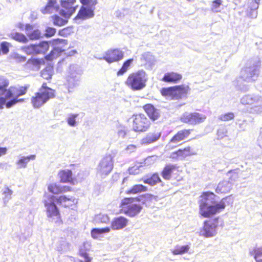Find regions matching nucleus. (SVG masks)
Wrapping results in <instances>:
<instances>
[{
    "mask_svg": "<svg viewBox=\"0 0 262 262\" xmlns=\"http://www.w3.org/2000/svg\"><path fill=\"white\" fill-rule=\"evenodd\" d=\"M9 85L8 81L4 78L0 77V109L6 104L7 108H10L16 103L23 101V99L18 98L26 94L27 87H21L19 90L15 87H10L7 89Z\"/></svg>",
    "mask_w": 262,
    "mask_h": 262,
    "instance_id": "obj_1",
    "label": "nucleus"
},
{
    "mask_svg": "<svg viewBox=\"0 0 262 262\" xmlns=\"http://www.w3.org/2000/svg\"><path fill=\"white\" fill-rule=\"evenodd\" d=\"M201 197L200 212L205 217H209L219 212L220 210L225 207V204L223 200L219 203L215 202L214 200L215 195L212 192H205Z\"/></svg>",
    "mask_w": 262,
    "mask_h": 262,
    "instance_id": "obj_2",
    "label": "nucleus"
},
{
    "mask_svg": "<svg viewBox=\"0 0 262 262\" xmlns=\"http://www.w3.org/2000/svg\"><path fill=\"white\" fill-rule=\"evenodd\" d=\"M148 80V75L145 71L141 70L130 74L125 83L133 91H140L146 87Z\"/></svg>",
    "mask_w": 262,
    "mask_h": 262,
    "instance_id": "obj_3",
    "label": "nucleus"
},
{
    "mask_svg": "<svg viewBox=\"0 0 262 262\" xmlns=\"http://www.w3.org/2000/svg\"><path fill=\"white\" fill-rule=\"evenodd\" d=\"M54 96V91L48 87L46 83H43L39 92L32 97L31 103L34 108H37Z\"/></svg>",
    "mask_w": 262,
    "mask_h": 262,
    "instance_id": "obj_4",
    "label": "nucleus"
},
{
    "mask_svg": "<svg viewBox=\"0 0 262 262\" xmlns=\"http://www.w3.org/2000/svg\"><path fill=\"white\" fill-rule=\"evenodd\" d=\"M138 202L137 198H126L122 200L121 203V211L129 217H134L141 211L142 207L135 202Z\"/></svg>",
    "mask_w": 262,
    "mask_h": 262,
    "instance_id": "obj_5",
    "label": "nucleus"
},
{
    "mask_svg": "<svg viewBox=\"0 0 262 262\" xmlns=\"http://www.w3.org/2000/svg\"><path fill=\"white\" fill-rule=\"evenodd\" d=\"M56 196L51 195L47 200H45V205L47 209V216L50 221L59 226L62 223L59 211L55 204Z\"/></svg>",
    "mask_w": 262,
    "mask_h": 262,
    "instance_id": "obj_6",
    "label": "nucleus"
},
{
    "mask_svg": "<svg viewBox=\"0 0 262 262\" xmlns=\"http://www.w3.org/2000/svg\"><path fill=\"white\" fill-rule=\"evenodd\" d=\"M81 74L82 70L78 66L73 64L70 66L67 77V84L69 92H72L74 88L79 85Z\"/></svg>",
    "mask_w": 262,
    "mask_h": 262,
    "instance_id": "obj_7",
    "label": "nucleus"
},
{
    "mask_svg": "<svg viewBox=\"0 0 262 262\" xmlns=\"http://www.w3.org/2000/svg\"><path fill=\"white\" fill-rule=\"evenodd\" d=\"M258 74V62H249L241 72V77L248 82L254 81Z\"/></svg>",
    "mask_w": 262,
    "mask_h": 262,
    "instance_id": "obj_8",
    "label": "nucleus"
},
{
    "mask_svg": "<svg viewBox=\"0 0 262 262\" xmlns=\"http://www.w3.org/2000/svg\"><path fill=\"white\" fill-rule=\"evenodd\" d=\"M133 132H146L150 127L149 120L142 114H136L133 116Z\"/></svg>",
    "mask_w": 262,
    "mask_h": 262,
    "instance_id": "obj_9",
    "label": "nucleus"
},
{
    "mask_svg": "<svg viewBox=\"0 0 262 262\" xmlns=\"http://www.w3.org/2000/svg\"><path fill=\"white\" fill-rule=\"evenodd\" d=\"M188 86L179 85L169 89H163L162 94L171 97L172 99L177 100L184 97L188 91Z\"/></svg>",
    "mask_w": 262,
    "mask_h": 262,
    "instance_id": "obj_10",
    "label": "nucleus"
},
{
    "mask_svg": "<svg viewBox=\"0 0 262 262\" xmlns=\"http://www.w3.org/2000/svg\"><path fill=\"white\" fill-rule=\"evenodd\" d=\"M113 168V158L111 155L104 157L100 161L97 167V174L105 177L112 170Z\"/></svg>",
    "mask_w": 262,
    "mask_h": 262,
    "instance_id": "obj_11",
    "label": "nucleus"
},
{
    "mask_svg": "<svg viewBox=\"0 0 262 262\" xmlns=\"http://www.w3.org/2000/svg\"><path fill=\"white\" fill-rule=\"evenodd\" d=\"M49 47V46L47 41H42L38 45L23 46L21 48V50L28 55H35L45 53Z\"/></svg>",
    "mask_w": 262,
    "mask_h": 262,
    "instance_id": "obj_12",
    "label": "nucleus"
},
{
    "mask_svg": "<svg viewBox=\"0 0 262 262\" xmlns=\"http://www.w3.org/2000/svg\"><path fill=\"white\" fill-rule=\"evenodd\" d=\"M206 119V117L199 113L185 112L181 117L182 122L190 125H195L203 122Z\"/></svg>",
    "mask_w": 262,
    "mask_h": 262,
    "instance_id": "obj_13",
    "label": "nucleus"
},
{
    "mask_svg": "<svg viewBox=\"0 0 262 262\" xmlns=\"http://www.w3.org/2000/svg\"><path fill=\"white\" fill-rule=\"evenodd\" d=\"M75 2L76 0H60L61 9L59 11V14L67 18H70L76 10Z\"/></svg>",
    "mask_w": 262,
    "mask_h": 262,
    "instance_id": "obj_14",
    "label": "nucleus"
},
{
    "mask_svg": "<svg viewBox=\"0 0 262 262\" xmlns=\"http://www.w3.org/2000/svg\"><path fill=\"white\" fill-rule=\"evenodd\" d=\"M95 6H83L81 7L74 20L80 24L82 20L92 18L94 16Z\"/></svg>",
    "mask_w": 262,
    "mask_h": 262,
    "instance_id": "obj_15",
    "label": "nucleus"
},
{
    "mask_svg": "<svg viewBox=\"0 0 262 262\" xmlns=\"http://www.w3.org/2000/svg\"><path fill=\"white\" fill-rule=\"evenodd\" d=\"M217 219L213 221H208L204 222V227L200 231V235L206 237L214 236L216 235Z\"/></svg>",
    "mask_w": 262,
    "mask_h": 262,
    "instance_id": "obj_16",
    "label": "nucleus"
},
{
    "mask_svg": "<svg viewBox=\"0 0 262 262\" xmlns=\"http://www.w3.org/2000/svg\"><path fill=\"white\" fill-rule=\"evenodd\" d=\"M124 56V53L118 49L107 51L103 58L99 59H104L108 63H112L121 60Z\"/></svg>",
    "mask_w": 262,
    "mask_h": 262,
    "instance_id": "obj_17",
    "label": "nucleus"
},
{
    "mask_svg": "<svg viewBox=\"0 0 262 262\" xmlns=\"http://www.w3.org/2000/svg\"><path fill=\"white\" fill-rule=\"evenodd\" d=\"M26 36L31 40L39 39L41 37V32L35 28L34 26L30 24H26L25 27Z\"/></svg>",
    "mask_w": 262,
    "mask_h": 262,
    "instance_id": "obj_18",
    "label": "nucleus"
},
{
    "mask_svg": "<svg viewBox=\"0 0 262 262\" xmlns=\"http://www.w3.org/2000/svg\"><path fill=\"white\" fill-rule=\"evenodd\" d=\"M128 220L123 216L115 217L111 222V228L114 230H119L127 226Z\"/></svg>",
    "mask_w": 262,
    "mask_h": 262,
    "instance_id": "obj_19",
    "label": "nucleus"
},
{
    "mask_svg": "<svg viewBox=\"0 0 262 262\" xmlns=\"http://www.w3.org/2000/svg\"><path fill=\"white\" fill-rule=\"evenodd\" d=\"M190 134L189 130L184 129L179 131L173 138L171 139L168 143V146L170 147L173 146V144H177L181 141L185 139ZM173 146H174L173 145Z\"/></svg>",
    "mask_w": 262,
    "mask_h": 262,
    "instance_id": "obj_20",
    "label": "nucleus"
},
{
    "mask_svg": "<svg viewBox=\"0 0 262 262\" xmlns=\"http://www.w3.org/2000/svg\"><path fill=\"white\" fill-rule=\"evenodd\" d=\"M59 7L57 5L55 0H50L47 5L40 9V11L43 14H51L58 10Z\"/></svg>",
    "mask_w": 262,
    "mask_h": 262,
    "instance_id": "obj_21",
    "label": "nucleus"
},
{
    "mask_svg": "<svg viewBox=\"0 0 262 262\" xmlns=\"http://www.w3.org/2000/svg\"><path fill=\"white\" fill-rule=\"evenodd\" d=\"M262 98L259 95H247L243 96L241 99V102L244 105H251L261 101Z\"/></svg>",
    "mask_w": 262,
    "mask_h": 262,
    "instance_id": "obj_22",
    "label": "nucleus"
},
{
    "mask_svg": "<svg viewBox=\"0 0 262 262\" xmlns=\"http://www.w3.org/2000/svg\"><path fill=\"white\" fill-rule=\"evenodd\" d=\"M144 108L149 117L152 120H156L159 117V111L155 108L152 105L146 104L144 106Z\"/></svg>",
    "mask_w": 262,
    "mask_h": 262,
    "instance_id": "obj_23",
    "label": "nucleus"
},
{
    "mask_svg": "<svg viewBox=\"0 0 262 262\" xmlns=\"http://www.w3.org/2000/svg\"><path fill=\"white\" fill-rule=\"evenodd\" d=\"M190 150V147H187L184 149H179L178 151L171 153L170 157L173 159L180 157L184 158L187 156L193 155Z\"/></svg>",
    "mask_w": 262,
    "mask_h": 262,
    "instance_id": "obj_24",
    "label": "nucleus"
},
{
    "mask_svg": "<svg viewBox=\"0 0 262 262\" xmlns=\"http://www.w3.org/2000/svg\"><path fill=\"white\" fill-rule=\"evenodd\" d=\"M49 191L54 194H58L70 191V187L60 186L56 184H52L48 186Z\"/></svg>",
    "mask_w": 262,
    "mask_h": 262,
    "instance_id": "obj_25",
    "label": "nucleus"
},
{
    "mask_svg": "<svg viewBox=\"0 0 262 262\" xmlns=\"http://www.w3.org/2000/svg\"><path fill=\"white\" fill-rule=\"evenodd\" d=\"M9 36L11 38L21 43H27L29 41V39L25 35L14 30L12 31Z\"/></svg>",
    "mask_w": 262,
    "mask_h": 262,
    "instance_id": "obj_26",
    "label": "nucleus"
},
{
    "mask_svg": "<svg viewBox=\"0 0 262 262\" xmlns=\"http://www.w3.org/2000/svg\"><path fill=\"white\" fill-rule=\"evenodd\" d=\"M182 78V76L180 74L169 72L165 74L162 80L165 82L176 83L180 81Z\"/></svg>",
    "mask_w": 262,
    "mask_h": 262,
    "instance_id": "obj_27",
    "label": "nucleus"
},
{
    "mask_svg": "<svg viewBox=\"0 0 262 262\" xmlns=\"http://www.w3.org/2000/svg\"><path fill=\"white\" fill-rule=\"evenodd\" d=\"M232 184L229 181H224L220 183L216 189L217 193H226L229 192L232 188Z\"/></svg>",
    "mask_w": 262,
    "mask_h": 262,
    "instance_id": "obj_28",
    "label": "nucleus"
},
{
    "mask_svg": "<svg viewBox=\"0 0 262 262\" xmlns=\"http://www.w3.org/2000/svg\"><path fill=\"white\" fill-rule=\"evenodd\" d=\"M176 169V166L172 164L166 165L161 172L162 177L166 180L171 179L172 173Z\"/></svg>",
    "mask_w": 262,
    "mask_h": 262,
    "instance_id": "obj_29",
    "label": "nucleus"
},
{
    "mask_svg": "<svg viewBox=\"0 0 262 262\" xmlns=\"http://www.w3.org/2000/svg\"><path fill=\"white\" fill-rule=\"evenodd\" d=\"M58 176L62 182H71L72 180V171L68 169L61 170L58 173Z\"/></svg>",
    "mask_w": 262,
    "mask_h": 262,
    "instance_id": "obj_30",
    "label": "nucleus"
},
{
    "mask_svg": "<svg viewBox=\"0 0 262 262\" xmlns=\"http://www.w3.org/2000/svg\"><path fill=\"white\" fill-rule=\"evenodd\" d=\"M111 231L110 227L104 228H94L91 231L92 237L95 239H98L102 237L101 235L103 233H108Z\"/></svg>",
    "mask_w": 262,
    "mask_h": 262,
    "instance_id": "obj_31",
    "label": "nucleus"
},
{
    "mask_svg": "<svg viewBox=\"0 0 262 262\" xmlns=\"http://www.w3.org/2000/svg\"><path fill=\"white\" fill-rule=\"evenodd\" d=\"M35 159V155H30L27 157L23 156L16 162V164L18 165V168H26L30 160H33Z\"/></svg>",
    "mask_w": 262,
    "mask_h": 262,
    "instance_id": "obj_32",
    "label": "nucleus"
},
{
    "mask_svg": "<svg viewBox=\"0 0 262 262\" xmlns=\"http://www.w3.org/2000/svg\"><path fill=\"white\" fill-rule=\"evenodd\" d=\"M189 249L190 246L189 245H177L173 249L171 250V252L174 255H181L187 252Z\"/></svg>",
    "mask_w": 262,
    "mask_h": 262,
    "instance_id": "obj_33",
    "label": "nucleus"
},
{
    "mask_svg": "<svg viewBox=\"0 0 262 262\" xmlns=\"http://www.w3.org/2000/svg\"><path fill=\"white\" fill-rule=\"evenodd\" d=\"M251 256H253L256 262H262V247L255 248L249 252Z\"/></svg>",
    "mask_w": 262,
    "mask_h": 262,
    "instance_id": "obj_34",
    "label": "nucleus"
},
{
    "mask_svg": "<svg viewBox=\"0 0 262 262\" xmlns=\"http://www.w3.org/2000/svg\"><path fill=\"white\" fill-rule=\"evenodd\" d=\"M41 63V60L37 59H32L28 60L26 66L32 71H37L39 69V65Z\"/></svg>",
    "mask_w": 262,
    "mask_h": 262,
    "instance_id": "obj_35",
    "label": "nucleus"
},
{
    "mask_svg": "<svg viewBox=\"0 0 262 262\" xmlns=\"http://www.w3.org/2000/svg\"><path fill=\"white\" fill-rule=\"evenodd\" d=\"M160 136L161 133H160L154 134L149 133L147 135L146 138L143 139V142L146 144L152 143L158 140Z\"/></svg>",
    "mask_w": 262,
    "mask_h": 262,
    "instance_id": "obj_36",
    "label": "nucleus"
},
{
    "mask_svg": "<svg viewBox=\"0 0 262 262\" xmlns=\"http://www.w3.org/2000/svg\"><path fill=\"white\" fill-rule=\"evenodd\" d=\"M64 50H62L59 47H55L50 53L46 56L47 60H52L53 59L58 57Z\"/></svg>",
    "mask_w": 262,
    "mask_h": 262,
    "instance_id": "obj_37",
    "label": "nucleus"
},
{
    "mask_svg": "<svg viewBox=\"0 0 262 262\" xmlns=\"http://www.w3.org/2000/svg\"><path fill=\"white\" fill-rule=\"evenodd\" d=\"M143 181L144 183L153 186L157 183L161 182V180L158 173H154L149 178L144 179Z\"/></svg>",
    "mask_w": 262,
    "mask_h": 262,
    "instance_id": "obj_38",
    "label": "nucleus"
},
{
    "mask_svg": "<svg viewBox=\"0 0 262 262\" xmlns=\"http://www.w3.org/2000/svg\"><path fill=\"white\" fill-rule=\"evenodd\" d=\"M133 133V130H128L124 127H121L118 129L117 134L119 137L122 139H124L127 137H128V138H133L134 137H130L132 133Z\"/></svg>",
    "mask_w": 262,
    "mask_h": 262,
    "instance_id": "obj_39",
    "label": "nucleus"
},
{
    "mask_svg": "<svg viewBox=\"0 0 262 262\" xmlns=\"http://www.w3.org/2000/svg\"><path fill=\"white\" fill-rule=\"evenodd\" d=\"M133 61V59H129L126 60L123 64L121 68L118 71L117 76H121L126 73Z\"/></svg>",
    "mask_w": 262,
    "mask_h": 262,
    "instance_id": "obj_40",
    "label": "nucleus"
},
{
    "mask_svg": "<svg viewBox=\"0 0 262 262\" xmlns=\"http://www.w3.org/2000/svg\"><path fill=\"white\" fill-rule=\"evenodd\" d=\"M141 60L145 63L152 64L154 63L155 60V57L149 52L143 54L141 58Z\"/></svg>",
    "mask_w": 262,
    "mask_h": 262,
    "instance_id": "obj_41",
    "label": "nucleus"
},
{
    "mask_svg": "<svg viewBox=\"0 0 262 262\" xmlns=\"http://www.w3.org/2000/svg\"><path fill=\"white\" fill-rule=\"evenodd\" d=\"M147 190V188L142 185H134L128 192V193L136 194L139 192H145Z\"/></svg>",
    "mask_w": 262,
    "mask_h": 262,
    "instance_id": "obj_42",
    "label": "nucleus"
},
{
    "mask_svg": "<svg viewBox=\"0 0 262 262\" xmlns=\"http://www.w3.org/2000/svg\"><path fill=\"white\" fill-rule=\"evenodd\" d=\"M75 201V199L72 197H67L66 195H61L59 196L58 198L56 197L55 199V202H57L58 203H60L61 204H64V206H69L70 205V204H66V203L67 202H71L74 203Z\"/></svg>",
    "mask_w": 262,
    "mask_h": 262,
    "instance_id": "obj_43",
    "label": "nucleus"
},
{
    "mask_svg": "<svg viewBox=\"0 0 262 262\" xmlns=\"http://www.w3.org/2000/svg\"><path fill=\"white\" fill-rule=\"evenodd\" d=\"M65 19L61 18L58 15H54L52 16L53 20V24L55 26H62L65 25L67 23L68 20L67 18L64 17Z\"/></svg>",
    "mask_w": 262,
    "mask_h": 262,
    "instance_id": "obj_44",
    "label": "nucleus"
},
{
    "mask_svg": "<svg viewBox=\"0 0 262 262\" xmlns=\"http://www.w3.org/2000/svg\"><path fill=\"white\" fill-rule=\"evenodd\" d=\"M13 193V191L10 189L9 188H6L3 192V199L4 201V203L5 205L12 198V195Z\"/></svg>",
    "mask_w": 262,
    "mask_h": 262,
    "instance_id": "obj_45",
    "label": "nucleus"
},
{
    "mask_svg": "<svg viewBox=\"0 0 262 262\" xmlns=\"http://www.w3.org/2000/svg\"><path fill=\"white\" fill-rule=\"evenodd\" d=\"M53 73V68L52 67H47L45 69L42 71L41 72V76L46 79H49L51 78Z\"/></svg>",
    "mask_w": 262,
    "mask_h": 262,
    "instance_id": "obj_46",
    "label": "nucleus"
},
{
    "mask_svg": "<svg viewBox=\"0 0 262 262\" xmlns=\"http://www.w3.org/2000/svg\"><path fill=\"white\" fill-rule=\"evenodd\" d=\"M96 222L101 223H107L110 221V217L107 214L100 213L96 216Z\"/></svg>",
    "mask_w": 262,
    "mask_h": 262,
    "instance_id": "obj_47",
    "label": "nucleus"
},
{
    "mask_svg": "<svg viewBox=\"0 0 262 262\" xmlns=\"http://www.w3.org/2000/svg\"><path fill=\"white\" fill-rule=\"evenodd\" d=\"M222 4L221 0H215L212 2L211 5V10L214 12H219L221 11V6Z\"/></svg>",
    "mask_w": 262,
    "mask_h": 262,
    "instance_id": "obj_48",
    "label": "nucleus"
},
{
    "mask_svg": "<svg viewBox=\"0 0 262 262\" xmlns=\"http://www.w3.org/2000/svg\"><path fill=\"white\" fill-rule=\"evenodd\" d=\"M78 114H70L67 118L68 124L72 127L76 125V118L78 117Z\"/></svg>",
    "mask_w": 262,
    "mask_h": 262,
    "instance_id": "obj_49",
    "label": "nucleus"
},
{
    "mask_svg": "<svg viewBox=\"0 0 262 262\" xmlns=\"http://www.w3.org/2000/svg\"><path fill=\"white\" fill-rule=\"evenodd\" d=\"M234 118V114L230 112L220 115L219 119L223 121H228L233 119Z\"/></svg>",
    "mask_w": 262,
    "mask_h": 262,
    "instance_id": "obj_50",
    "label": "nucleus"
},
{
    "mask_svg": "<svg viewBox=\"0 0 262 262\" xmlns=\"http://www.w3.org/2000/svg\"><path fill=\"white\" fill-rule=\"evenodd\" d=\"M80 256L82 257V259H78L75 262H91V258L89 257L88 253L84 251L81 250L80 251Z\"/></svg>",
    "mask_w": 262,
    "mask_h": 262,
    "instance_id": "obj_51",
    "label": "nucleus"
},
{
    "mask_svg": "<svg viewBox=\"0 0 262 262\" xmlns=\"http://www.w3.org/2000/svg\"><path fill=\"white\" fill-rule=\"evenodd\" d=\"M141 164H138L135 165L134 166L129 168L128 171L130 174H138L140 171V168L142 167Z\"/></svg>",
    "mask_w": 262,
    "mask_h": 262,
    "instance_id": "obj_52",
    "label": "nucleus"
},
{
    "mask_svg": "<svg viewBox=\"0 0 262 262\" xmlns=\"http://www.w3.org/2000/svg\"><path fill=\"white\" fill-rule=\"evenodd\" d=\"M11 57L18 62H24L26 60L25 56H21L17 53H13L11 54Z\"/></svg>",
    "mask_w": 262,
    "mask_h": 262,
    "instance_id": "obj_53",
    "label": "nucleus"
},
{
    "mask_svg": "<svg viewBox=\"0 0 262 262\" xmlns=\"http://www.w3.org/2000/svg\"><path fill=\"white\" fill-rule=\"evenodd\" d=\"M56 29L52 27H47L45 31V36L46 37H51L54 35L56 33Z\"/></svg>",
    "mask_w": 262,
    "mask_h": 262,
    "instance_id": "obj_54",
    "label": "nucleus"
},
{
    "mask_svg": "<svg viewBox=\"0 0 262 262\" xmlns=\"http://www.w3.org/2000/svg\"><path fill=\"white\" fill-rule=\"evenodd\" d=\"M10 43L6 41H3L1 43V48L4 54H7L9 51Z\"/></svg>",
    "mask_w": 262,
    "mask_h": 262,
    "instance_id": "obj_55",
    "label": "nucleus"
},
{
    "mask_svg": "<svg viewBox=\"0 0 262 262\" xmlns=\"http://www.w3.org/2000/svg\"><path fill=\"white\" fill-rule=\"evenodd\" d=\"M227 132V129L224 127L219 128L216 134L217 139H222L226 136Z\"/></svg>",
    "mask_w": 262,
    "mask_h": 262,
    "instance_id": "obj_56",
    "label": "nucleus"
},
{
    "mask_svg": "<svg viewBox=\"0 0 262 262\" xmlns=\"http://www.w3.org/2000/svg\"><path fill=\"white\" fill-rule=\"evenodd\" d=\"M83 6H95L97 3V0H80Z\"/></svg>",
    "mask_w": 262,
    "mask_h": 262,
    "instance_id": "obj_57",
    "label": "nucleus"
},
{
    "mask_svg": "<svg viewBox=\"0 0 262 262\" xmlns=\"http://www.w3.org/2000/svg\"><path fill=\"white\" fill-rule=\"evenodd\" d=\"M260 0H254V2L252 4V9L253 11H252V15L254 17H256L257 16V12L255 11L258 7V4Z\"/></svg>",
    "mask_w": 262,
    "mask_h": 262,
    "instance_id": "obj_58",
    "label": "nucleus"
},
{
    "mask_svg": "<svg viewBox=\"0 0 262 262\" xmlns=\"http://www.w3.org/2000/svg\"><path fill=\"white\" fill-rule=\"evenodd\" d=\"M228 174L230 175V182H231V184H232V182L235 181L237 180V179L238 178V175L237 173L234 171H230L228 172Z\"/></svg>",
    "mask_w": 262,
    "mask_h": 262,
    "instance_id": "obj_59",
    "label": "nucleus"
},
{
    "mask_svg": "<svg viewBox=\"0 0 262 262\" xmlns=\"http://www.w3.org/2000/svg\"><path fill=\"white\" fill-rule=\"evenodd\" d=\"M252 112L255 113L256 114H261L262 113V105L254 106L252 108Z\"/></svg>",
    "mask_w": 262,
    "mask_h": 262,
    "instance_id": "obj_60",
    "label": "nucleus"
},
{
    "mask_svg": "<svg viewBox=\"0 0 262 262\" xmlns=\"http://www.w3.org/2000/svg\"><path fill=\"white\" fill-rule=\"evenodd\" d=\"M136 146L133 144L129 145H128L126 148H125V150L127 151H128L129 152H132L133 151H134L136 149Z\"/></svg>",
    "mask_w": 262,
    "mask_h": 262,
    "instance_id": "obj_61",
    "label": "nucleus"
},
{
    "mask_svg": "<svg viewBox=\"0 0 262 262\" xmlns=\"http://www.w3.org/2000/svg\"><path fill=\"white\" fill-rule=\"evenodd\" d=\"M258 144L260 148L262 149V128L260 130V135L258 138Z\"/></svg>",
    "mask_w": 262,
    "mask_h": 262,
    "instance_id": "obj_62",
    "label": "nucleus"
},
{
    "mask_svg": "<svg viewBox=\"0 0 262 262\" xmlns=\"http://www.w3.org/2000/svg\"><path fill=\"white\" fill-rule=\"evenodd\" d=\"M7 150L6 147H0V157L5 155L7 154Z\"/></svg>",
    "mask_w": 262,
    "mask_h": 262,
    "instance_id": "obj_63",
    "label": "nucleus"
},
{
    "mask_svg": "<svg viewBox=\"0 0 262 262\" xmlns=\"http://www.w3.org/2000/svg\"><path fill=\"white\" fill-rule=\"evenodd\" d=\"M56 41L58 44H67V40L64 39H57Z\"/></svg>",
    "mask_w": 262,
    "mask_h": 262,
    "instance_id": "obj_64",
    "label": "nucleus"
}]
</instances>
